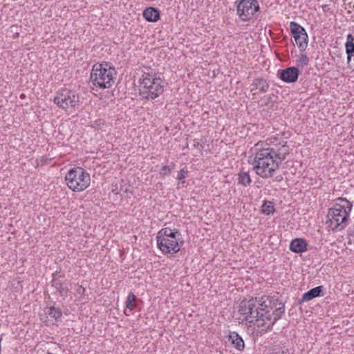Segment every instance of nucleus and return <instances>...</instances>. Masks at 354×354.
<instances>
[{"label": "nucleus", "instance_id": "1", "mask_svg": "<svg viewBox=\"0 0 354 354\" xmlns=\"http://www.w3.org/2000/svg\"><path fill=\"white\" fill-rule=\"evenodd\" d=\"M238 311L244 321L266 333L283 315L285 304L275 296L264 295L243 300Z\"/></svg>", "mask_w": 354, "mask_h": 354}, {"label": "nucleus", "instance_id": "2", "mask_svg": "<svg viewBox=\"0 0 354 354\" xmlns=\"http://www.w3.org/2000/svg\"><path fill=\"white\" fill-rule=\"evenodd\" d=\"M263 144L257 143L254 148L253 169L262 178L274 176L280 165L289 154V146L286 142L272 147H262Z\"/></svg>", "mask_w": 354, "mask_h": 354}, {"label": "nucleus", "instance_id": "3", "mask_svg": "<svg viewBox=\"0 0 354 354\" xmlns=\"http://www.w3.org/2000/svg\"><path fill=\"white\" fill-rule=\"evenodd\" d=\"M337 201L339 203L328 209L326 216V226L333 232L342 231L348 225L349 214L353 206L346 198H339Z\"/></svg>", "mask_w": 354, "mask_h": 354}, {"label": "nucleus", "instance_id": "4", "mask_svg": "<svg viewBox=\"0 0 354 354\" xmlns=\"http://www.w3.org/2000/svg\"><path fill=\"white\" fill-rule=\"evenodd\" d=\"M139 83V95L142 99L154 100L164 92L165 82L153 70L144 72Z\"/></svg>", "mask_w": 354, "mask_h": 354}, {"label": "nucleus", "instance_id": "5", "mask_svg": "<svg viewBox=\"0 0 354 354\" xmlns=\"http://www.w3.org/2000/svg\"><path fill=\"white\" fill-rule=\"evenodd\" d=\"M158 248L164 254H175L180 251L184 243L180 232L178 229L163 227L156 235Z\"/></svg>", "mask_w": 354, "mask_h": 354}, {"label": "nucleus", "instance_id": "6", "mask_svg": "<svg viewBox=\"0 0 354 354\" xmlns=\"http://www.w3.org/2000/svg\"><path fill=\"white\" fill-rule=\"evenodd\" d=\"M117 72L107 62L93 66L89 80L92 85L100 88H111L115 83Z\"/></svg>", "mask_w": 354, "mask_h": 354}, {"label": "nucleus", "instance_id": "7", "mask_svg": "<svg viewBox=\"0 0 354 354\" xmlns=\"http://www.w3.org/2000/svg\"><path fill=\"white\" fill-rule=\"evenodd\" d=\"M65 180L70 189L80 192L90 185L91 177L84 169L78 167L72 168L67 172Z\"/></svg>", "mask_w": 354, "mask_h": 354}, {"label": "nucleus", "instance_id": "8", "mask_svg": "<svg viewBox=\"0 0 354 354\" xmlns=\"http://www.w3.org/2000/svg\"><path fill=\"white\" fill-rule=\"evenodd\" d=\"M53 102L63 110L75 109L80 106V96L75 91L62 88L57 92Z\"/></svg>", "mask_w": 354, "mask_h": 354}, {"label": "nucleus", "instance_id": "9", "mask_svg": "<svg viewBox=\"0 0 354 354\" xmlns=\"http://www.w3.org/2000/svg\"><path fill=\"white\" fill-rule=\"evenodd\" d=\"M259 10V5L257 0H240L236 6V12L239 18L247 21Z\"/></svg>", "mask_w": 354, "mask_h": 354}, {"label": "nucleus", "instance_id": "10", "mask_svg": "<svg viewBox=\"0 0 354 354\" xmlns=\"http://www.w3.org/2000/svg\"><path fill=\"white\" fill-rule=\"evenodd\" d=\"M290 30L298 48L301 51H304L308 42V36L305 28L295 21H290Z\"/></svg>", "mask_w": 354, "mask_h": 354}, {"label": "nucleus", "instance_id": "11", "mask_svg": "<svg viewBox=\"0 0 354 354\" xmlns=\"http://www.w3.org/2000/svg\"><path fill=\"white\" fill-rule=\"evenodd\" d=\"M51 286L55 290V293L63 299L68 297L71 289V283L68 280L63 279V277L58 275L57 272L53 274Z\"/></svg>", "mask_w": 354, "mask_h": 354}, {"label": "nucleus", "instance_id": "12", "mask_svg": "<svg viewBox=\"0 0 354 354\" xmlns=\"http://www.w3.org/2000/svg\"><path fill=\"white\" fill-rule=\"evenodd\" d=\"M279 78L286 83H295L297 81L299 71L297 67H288L279 70L277 74Z\"/></svg>", "mask_w": 354, "mask_h": 354}, {"label": "nucleus", "instance_id": "13", "mask_svg": "<svg viewBox=\"0 0 354 354\" xmlns=\"http://www.w3.org/2000/svg\"><path fill=\"white\" fill-rule=\"evenodd\" d=\"M324 288L323 286H319L310 289L302 295L299 303L309 301L316 297L324 296Z\"/></svg>", "mask_w": 354, "mask_h": 354}, {"label": "nucleus", "instance_id": "14", "mask_svg": "<svg viewBox=\"0 0 354 354\" xmlns=\"http://www.w3.org/2000/svg\"><path fill=\"white\" fill-rule=\"evenodd\" d=\"M307 242L301 238L293 239L290 243V250L295 253H301L307 250Z\"/></svg>", "mask_w": 354, "mask_h": 354}, {"label": "nucleus", "instance_id": "15", "mask_svg": "<svg viewBox=\"0 0 354 354\" xmlns=\"http://www.w3.org/2000/svg\"><path fill=\"white\" fill-rule=\"evenodd\" d=\"M142 15L149 22H156L160 19V12L157 8L149 7L144 10Z\"/></svg>", "mask_w": 354, "mask_h": 354}, {"label": "nucleus", "instance_id": "16", "mask_svg": "<svg viewBox=\"0 0 354 354\" xmlns=\"http://www.w3.org/2000/svg\"><path fill=\"white\" fill-rule=\"evenodd\" d=\"M231 344L238 351H242L245 348V343L242 337L236 332H231L229 335Z\"/></svg>", "mask_w": 354, "mask_h": 354}, {"label": "nucleus", "instance_id": "17", "mask_svg": "<svg viewBox=\"0 0 354 354\" xmlns=\"http://www.w3.org/2000/svg\"><path fill=\"white\" fill-rule=\"evenodd\" d=\"M345 49L347 55V62L349 63L351 61L352 57L354 56V37L351 33L346 37Z\"/></svg>", "mask_w": 354, "mask_h": 354}, {"label": "nucleus", "instance_id": "18", "mask_svg": "<svg viewBox=\"0 0 354 354\" xmlns=\"http://www.w3.org/2000/svg\"><path fill=\"white\" fill-rule=\"evenodd\" d=\"M252 86L253 87L251 90L252 91L254 89H259L261 93H266L270 86L268 81L261 77L255 78L253 80Z\"/></svg>", "mask_w": 354, "mask_h": 354}, {"label": "nucleus", "instance_id": "19", "mask_svg": "<svg viewBox=\"0 0 354 354\" xmlns=\"http://www.w3.org/2000/svg\"><path fill=\"white\" fill-rule=\"evenodd\" d=\"M237 180L238 183L243 187H248L252 183V179L248 171H240L238 174Z\"/></svg>", "mask_w": 354, "mask_h": 354}, {"label": "nucleus", "instance_id": "20", "mask_svg": "<svg viewBox=\"0 0 354 354\" xmlns=\"http://www.w3.org/2000/svg\"><path fill=\"white\" fill-rule=\"evenodd\" d=\"M46 313L55 320H58L62 316V312L60 308L50 306L48 308Z\"/></svg>", "mask_w": 354, "mask_h": 354}, {"label": "nucleus", "instance_id": "21", "mask_svg": "<svg viewBox=\"0 0 354 354\" xmlns=\"http://www.w3.org/2000/svg\"><path fill=\"white\" fill-rule=\"evenodd\" d=\"M273 203L268 201H265L262 205V213L265 215H270L274 212Z\"/></svg>", "mask_w": 354, "mask_h": 354}, {"label": "nucleus", "instance_id": "22", "mask_svg": "<svg viewBox=\"0 0 354 354\" xmlns=\"http://www.w3.org/2000/svg\"><path fill=\"white\" fill-rule=\"evenodd\" d=\"M309 59L306 54L301 53L297 55V64L299 67L304 68L308 65Z\"/></svg>", "mask_w": 354, "mask_h": 354}, {"label": "nucleus", "instance_id": "23", "mask_svg": "<svg viewBox=\"0 0 354 354\" xmlns=\"http://www.w3.org/2000/svg\"><path fill=\"white\" fill-rule=\"evenodd\" d=\"M136 296L133 292H130L127 298L126 301V307L131 310H133L136 307L135 304Z\"/></svg>", "mask_w": 354, "mask_h": 354}, {"label": "nucleus", "instance_id": "24", "mask_svg": "<svg viewBox=\"0 0 354 354\" xmlns=\"http://www.w3.org/2000/svg\"><path fill=\"white\" fill-rule=\"evenodd\" d=\"M188 171L185 170V169H181L178 174L177 176V180L179 181V183H185V179L187 177Z\"/></svg>", "mask_w": 354, "mask_h": 354}, {"label": "nucleus", "instance_id": "25", "mask_svg": "<svg viewBox=\"0 0 354 354\" xmlns=\"http://www.w3.org/2000/svg\"><path fill=\"white\" fill-rule=\"evenodd\" d=\"M274 95H268L263 96L259 101V103L261 106H268V104L271 102L272 97Z\"/></svg>", "mask_w": 354, "mask_h": 354}, {"label": "nucleus", "instance_id": "26", "mask_svg": "<svg viewBox=\"0 0 354 354\" xmlns=\"http://www.w3.org/2000/svg\"><path fill=\"white\" fill-rule=\"evenodd\" d=\"M192 147L194 148H196L197 149H198V151L200 152H201L204 148V145L203 143H201L200 142H198L197 140L194 139L193 140V145H192Z\"/></svg>", "mask_w": 354, "mask_h": 354}, {"label": "nucleus", "instance_id": "27", "mask_svg": "<svg viewBox=\"0 0 354 354\" xmlns=\"http://www.w3.org/2000/svg\"><path fill=\"white\" fill-rule=\"evenodd\" d=\"M171 174V171L169 170V168L166 166H163L162 168H161V170L160 171V175L162 176H169Z\"/></svg>", "mask_w": 354, "mask_h": 354}, {"label": "nucleus", "instance_id": "28", "mask_svg": "<svg viewBox=\"0 0 354 354\" xmlns=\"http://www.w3.org/2000/svg\"><path fill=\"white\" fill-rule=\"evenodd\" d=\"M76 292L77 294L82 295L84 294L85 288L82 286H79L76 289Z\"/></svg>", "mask_w": 354, "mask_h": 354}, {"label": "nucleus", "instance_id": "29", "mask_svg": "<svg viewBox=\"0 0 354 354\" xmlns=\"http://www.w3.org/2000/svg\"><path fill=\"white\" fill-rule=\"evenodd\" d=\"M322 8L324 12H328L330 11V7L327 4L322 5Z\"/></svg>", "mask_w": 354, "mask_h": 354}, {"label": "nucleus", "instance_id": "30", "mask_svg": "<svg viewBox=\"0 0 354 354\" xmlns=\"http://www.w3.org/2000/svg\"><path fill=\"white\" fill-rule=\"evenodd\" d=\"M167 167L169 168L170 171H171L175 168V164L171 162L169 165H167Z\"/></svg>", "mask_w": 354, "mask_h": 354}, {"label": "nucleus", "instance_id": "31", "mask_svg": "<svg viewBox=\"0 0 354 354\" xmlns=\"http://www.w3.org/2000/svg\"><path fill=\"white\" fill-rule=\"evenodd\" d=\"M281 180H282V177L281 176H277L276 178V180L278 181V182L281 181Z\"/></svg>", "mask_w": 354, "mask_h": 354}, {"label": "nucleus", "instance_id": "32", "mask_svg": "<svg viewBox=\"0 0 354 354\" xmlns=\"http://www.w3.org/2000/svg\"><path fill=\"white\" fill-rule=\"evenodd\" d=\"M113 192L115 194H118L119 193L118 190V188L115 189H113Z\"/></svg>", "mask_w": 354, "mask_h": 354}, {"label": "nucleus", "instance_id": "33", "mask_svg": "<svg viewBox=\"0 0 354 354\" xmlns=\"http://www.w3.org/2000/svg\"><path fill=\"white\" fill-rule=\"evenodd\" d=\"M274 354H283V351H278L274 353Z\"/></svg>", "mask_w": 354, "mask_h": 354}, {"label": "nucleus", "instance_id": "34", "mask_svg": "<svg viewBox=\"0 0 354 354\" xmlns=\"http://www.w3.org/2000/svg\"><path fill=\"white\" fill-rule=\"evenodd\" d=\"M24 97V94H21V97L22 98V97Z\"/></svg>", "mask_w": 354, "mask_h": 354}]
</instances>
